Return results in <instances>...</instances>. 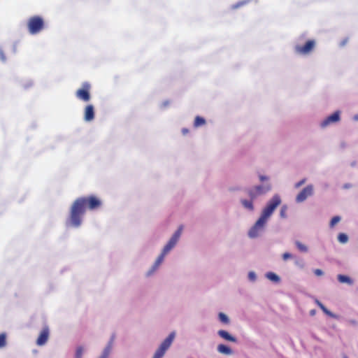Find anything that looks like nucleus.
<instances>
[{
    "mask_svg": "<svg viewBox=\"0 0 358 358\" xmlns=\"http://www.w3.org/2000/svg\"><path fill=\"white\" fill-rule=\"evenodd\" d=\"M102 201L94 195L80 196L72 203L65 224L67 228L79 229L83 222L86 209L94 210L101 207Z\"/></svg>",
    "mask_w": 358,
    "mask_h": 358,
    "instance_id": "nucleus-1",
    "label": "nucleus"
},
{
    "mask_svg": "<svg viewBox=\"0 0 358 358\" xmlns=\"http://www.w3.org/2000/svg\"><path fill=\"white\" fill-rule=\"evenodd\" d=\"M282 199L279 194H275L268 200L262 208L259 217L268 222L276 208L281 204Z\"/></svg>",
    "mask_w": 358,
    "mask_h": 358,
    "instance_id": "nucleus-2",
    "label": "nucleus"
},
{
    "mask_svg": "<svg viewBox=\"0 0 358 358\" xmlns=\"http://www.w3.org/2000/svg\"><path fill=\"white\" fill-rule=\"evenodd\" d=\"M272 189L271 182H265L255 185L246 189L248 197L252 199H257L259 197L266 194Z\"/></svg>",
    "mask_w": 358,
    "mask_h": 358,
    "instance_id": "nucleus-3",
    "label": "nucleus"
},
{
    "mask_svg": "<svg viewBox=\"0 0 358 358\" xmlns=\"http://www.w3.org/2000/svg\"><path fill=\"white\" fill-rule=\"evenodd\" d=\"M182 231L183 227L180 226L162 249V254H163L164 256H166L171 252L172 250H173V248L177 245L180 241Z\"/></svg>",
    "mask_w": 358,
    "mask_h": 358,
    "instance_id": "nucleus-4",
    "label": "nucleus"
},
{
    "mask_svg": "<svg viewBox=\"0 0 358 358\" xmlns=\"http://www.w3.org/2000/svg\"><path fill=\"white\" fill-rule=\"evenodd\" d=\"M267 223L268 222L259 217L248 230V236L252 239L260 237L264 232Z\"/></svg>",
    "mask_w": 358,
    "mask_h": 358,
    "instance_id": "nucleus-5",
    "label": "nucleus"
},
{
    "mask_svg": "<svg viewBox=\"0 0 358 358\" xmlns=\"http://www.w3.org/2000/svg\"><path fill=\"white\" fill-rule=\"evenodd\" d=\"M43 20L39 16H34L29 18L27 22L29 32L32 35L38 34L43 29Z\"/></svg>",
    "mask_w": 358,
    "mask_h": 358,
    "instance_id": "nucleus-6",
    "label": "nucleus"
},
{
    "mask_svg": "<svg viewBox=\"0 0 358 358\" xmlns=\"http://www.w3.org/2000/svg\"><path fill=\"white\" fill-rule=\"evenodd\" d=\"M315 47V41L308 40L303 45H296L294 46V52L298 55L306 56L310 55L313 51Z\"/></svg>",
    "mask_w": 358,
    "mask_h": 358,
    "instance_id": "nucleus-7",
    "label": "nucleus"
},
{
    "mask_svg": "<svg viewBox=\"0 0 358 358\" xmlns=\"http://www.w3.org/2000/svg\"><path fill=\"white\" fill-rule=\"evenodd\" d=\"M341 112L340 110H336L331 115L325 117L320 122V128L324 129L339 122L341 120Z\"/></svg>",
    "mask_w": 358,
    "mask_h": 358,
    "instance_id": "nucleus-8",
    "label": "nucleus"
},
{
    "mask_svg": "<svg viewBox=\"0 0 358 358\" xmlns=\"http://www.w3.org/2000/svg\"><path fill=\"white\" fill-rule=\"evenodd\" d=\"M90 84L89 83H83L82 87L78 89L76 92V96L84 102H87L90 100L91 96L90 94Z\"/></svg>",
    "mask_w": 358,
    "mask_h": 358,
    "instance_id": "nucleus-9",
    "label": "nucleus"
},
{
    "mask_svg": "<svg viewBox=\"0 0 358 358\" xmlns=\"http://www.w3.org/2000/svg\"><path fill=\"white\" fill-rule=\"evenodd\" d=\"M165 257L166 256H164L163 254L160 252V254L157 256L154 263L146 271L145 276L148 278L152 276L159 270V268L163 264Z\"/></svg>",
    "mask_w": 358,
    "mask_h": 358,
    "instance_id": "nucleus-10",
    "label": "nucleus"
},
{
    "mask_svg": "<svg viewBox=\"0 0 358 358\" xmlns=\"http://www.w3.org/2000/svg\"><path fill=\"white\" fill-rule=\"evenodd\" d=\"M314 194L313 185H308L296 196V202L302 203Z\"/></svg>",
    "mask_w": 358,
    "mask_h": 358,
    "instance_id": "nucleus-11",
    "label": "nucleus"
},
{
    "mask_svg": "<svg viewBox=\"0 0 358 358\" xmlns=\"http://www.w3.org/2000/svg\"><path fill=\"white\" fill-rule=\"evenodd\" d=\"M175 338L176 332H171L168 336L161 343V344L159 345V348L166 352L167 350L171 348Z\"/></svg>",
    "mask_w": 358,
    "mask_h": 358,
    "instance_id": "nucleus-12",
    "label": "nucleus"
},
{
    "mask_svg": "<svg viewBox=\"0 0 358 358\" xmlns=\"http://www.w3.org/2000/svg\"><path fill=\"white\" fill-rule=\"evenodd\" d=\"M95 117L94 108L92 104L85 106L84 109L83 119L87 122H90L94 120Z\"/></svg>",
    "mask_w": 358,
    "mask_h": 358,
    "instance_id": "nucleus-13",
    "label": "nucleus"
},
{
    "mask_svg": "<svg viewBox=\"0 0 358 358\" xmlns=\"http://www.w3.org/2000/svg\"><path fill=\"white\" fill-rule=\"evenodd\" d=\"M49 338V330L48 328H44L40 333L37 340L36 345L38 346L44 345Z\"/></svg>",
    "mask_w": 358,
    "mask_h": 358,
    "instance_id": "nucleus-14",
    "label": "nucleus"
},
{
    "mask_svg": "<svg viewBox=\"0 0 358 358\" xmlns=\"http://www.w3.org/2000/svg\"><path fill=\"white\" fill-rule=\"evenodd\" d=\"M255 199H252L248 197V199H241L240 203L243 208L250 212H252L255 210L254 201Z\"/></svg>",
    "mask_w": 358,
    "mask_h": 358,
    "instance_id": "nucleus-15",
    "label": "nucleus"
},
{
    "mask_svg": "<svg viewBox=\"0 0 358 358\" xmlns=\"http://www.w3.org/2000/svg\"><path fill=\"white\" fill-rule=\"evenodd\" d=\"M217 335L227 341H229V342H232V343H236L237 342V339L236 337L233 336L232 335H231L226 330H223V329H220L217 331Z\"/></svg>",
    "mask_w": 358,
    "mask_h": 358,
    "instance_id": "nucleus-16",
    "label": "nucleus"
},
{
    "mask_svg": "<svg viewBox=\"0 0 358 358\" xmlns=\"http://www.w3.org/2000/svg\"><path fill=\"white\" fill-rule=\"evenodd\" d=\"M113 338L114 337L113 336L110 341L108 343V344L106 345V346L103 348L101 354V357H103V358H108L109 356H110V354L111 352V350H112V348H113Z\"/></svg>",
    "mask_w": 358,
    "mask_h": 358,
    "instance_id": "nucleus-17",
    "label": "nucleus"
},
{
    "mask_svg": "<svg viewBox=\"0 0 358 358\" xmlns=\"http://www.w3.org/2000/svg\"><path fill=\"white\" fill-rule=\"evenodd\" d=\"M217 350L219 353L225 355H231L233 354V350L231 348L224 344L218 345L217 347Z\"/></svg>",
    "mask_w": 358,
    "mask_h": 358,
    "instance_id": "nucleus-18",
    "label": "nucleus"
},
{
    "mask_svg": "<svg viewBox=\"0 0 358 358\" xmlns=\"http://www.w3.org/2000/svg\"><path fill=\"white\" fill-rule=\"evenodd\" d=\"M337 280L340 283L347 284L350 286L354 284V280L348 275L339 274L337 275Z\"/></svg>",
    "mask_w": 358,
    "mask_h": 358,
    "instance_id": "nucleus-19",
    "label": "nucleus"
},
{
    "mask_svg": "<svg viewBox=\"0 0 358 358\" xmlns=\"http://www.w3.org/2000/svg\"><path fill=\"white\" fill-rule=\"evenodd\" d=\"M265 276L266 278L273 282H279L280 281V278L275 273L273 272H267L266 274H265Z\"/></svg>",
    "mask_w": 358,
    "mask_h": 358,
    "instance_id": "nucleus-20",
    "label": "nucleus"
},
{
    "mask_svg": "<svg viewBox=\"0 0 358 358\" xmlns=\"http://www.w3.org/2000/svg\"><path fill=\"white\" fill-rule=\"evenodd\" d=\"M217 317L219 321L225 325H228L230 324V319L229 317L224 313H219L217 315Z\"/></svg>",
    "mask_w": 358,
    "mask_h": 358,
    "instance_id": "nucleus-21",
    "label": "nucleus"
},
{
    "mask_svg": "<svg viewBox=\"0 0 358 358\" xmlns=\"http://www.w3.org/2000/svg\"><path fill=\"white\" fill-rule=\"evenodd\" d=\"M86 349L83 345H79L76 348L74 358H83Z\"/></svg>",
    "mask_w": 358,
    "mask_h": 358,
    "instance_id": "nucleus-22",
    "label": "nucleus"
},
{
    "mask_svg": "<svg viewBox=\"0 0 358 358\" xmlns=\"http://www.w3.org/2000/svg\"><path fill=\"white\" fill-rule=\"evenodd\" d=\"M294 264L297 268H299L300 269H303L305 268L306 263L303 259L295 257L294 258Z\"/></svg>",
    "mask_w": 358,
    "mask_h": 358,
    "instance_id": "nucleus-23",
    "label": "nucleus"
},
{
    "mask_svg": "<svg viewBox=\"0 0 358 358\" xmlns=\"http://www.w3.org/2000/svg\"><path fill=\"white\" fill-rule=\"evenodd\" d=\"M341 220V217L339 215H336L333 217L329 222V227L333 229L338 222Z\"/></svg>",
    "mask_w": 358,
    "mask_h": 358,
    "instance_id": "nucleus-24",
    "label": "nucleus"
},
{
    "mask_svg": "<svg viewBox=\"0 0 358 358\" xmlns=\"http://www.w3.org/2000/svg\"><path fill=\"white\" fill-rule=\"evenodd\" d=\"M243 189V187L238 185H231L228 188V191L231 193H236L242 192Z\"/></svg>",
    "mask_w": 358,
    "mask_h": 358,
    "instance_id": "nucleus-25",
    "label": "nucleus"
},
{
    "mask_svg": "<svg viewBox=\"0 0 358 358\" xmlns=\"http://www.w3.org/2000/svg\"><path fill=\"white\" fill-rule=\"evenodd\" d=\"M205 123H206V120L203 117L197 116L195 117L194 125L195 127H199L204 125Z\"/></svg>",
    "mask_w": 358,
    "mask_h": 358,
    "instance_id": "nucleus-26",
    "label": "nucleus"
},
{
    "mask_svg": "<svg viewBox=\"0 0 358 358\" xmlns=\"http://www.w3.org/2000/svg\"><path fill=\"white\" fill-rule=\"evenodd\" d=\"M295 245L299 251L302 252H307L308 251V248L305 244L301 243L300 241H296Z\"/></svg>",
    "mask_w": 358,
    "mask_h": 358,
    "instance_id": "nucleus-27",
    "label": "nucleus"
},
{
    "mask_svg": "<svg viewBox=\"0 0 358 358\" xmlns=\"http://www.w3.org/2000/svg\"><path fill=\"white\" fill-rule=\"evenodd\" d=\"M166 354V352L159 348V347L155 350L152 357L153 358H162Z\"/></svg>",
    "mask_w": 358,
    "mask_h": 358,
    "instance_id": "nucleus-28",
    "label": "nucleus"
},
{
    "mask_svg": "<svg viewBox=\"0 0 358 358\" xmlns=\"http://www.w3.org/2000/svg\"><path fill=\"white\" fill-rule=\"evenodd\" d=\"M338 241L341 243L345 244V243H346L348 241V236L347 234H345L344 233H340L338 235Z\"/></svg>",
    "mask_w": 358,
    "mask_h": 358,
    "instance_id": "nucleus-29",
    "label": "nucleus"
},
{
    "mask_svg": "<svg viewBox=\"0 0 358 358\" xmlns=\"http://www.w3.org/2000/svg\"><path fill=\"white\" fill-rule=\"evenodd\" d=\"M248 279L251 282H255L257 280V273L252 271H249L248 273Z\"/></svg>",
    "mask_w": 358,
    "mask_h": 358,
    "instance_id": "nucleus-30",
    "label": "nucleus"
},
{
    "mask_svg": "<svg viewBox=\"0 0 358 358\" xmlns=\"http://www.w3.org/2000/svg\"><path fill=\"white\" fill-rule=\"evenodd\" d=\"M6 345V335L5 333L0 334V349Z\"/></svg>",
    "mask_w": 358,
    "mask_h": 358,
    "instance_id": "nucleus-31",
    "label": "nucleus"
},
{
    "mask_svg": "<svg viewBox=\"0 0 358 358\" xmlns=\"http://www.w3.org/2000/svg\"><path fill=\"white\" fill-rule=\"evenodd\" d=\"M287 205H283L282 206H281L280 210V217L281 218H287Z\"/></svg>",
    "mask_w": 358,
    "mask_h": 358,
    "instance_id": "nucleus-32",
    "label": "nucleus"
},
{
    "mask_svg": "<svg viewBox=\"0 0 358 358\" xmlns=\"http://www.w3.org/2000/svg\"><path fill=\"white\" fill-rule=\"evenodd\" d=\"M258 178L259 181L262 183L270 182V178L266 175L259 174Z\"/></svg>",
    "mask_w": 358,
    "mask_h": 358,
    "instance_id": "nucleus-33",
    "label": "nucleus"
},
{
    "mask_svg": "<svg viewBox=\"0 0 358 358\" xmlns=\"http://www.w3.org/2000/svg\"><path fill=\"white\" fill-rule=\"evenodd\" d=\"M323 312L327 315L328 316L332 317V318H334V319H338V316L337 315H336L335 313L331 312L330 310H329L327 308H324V310H323Z\"/></svg>",
    "mask_w": 358,
    "mask_h": 358,
    "instance_id": "nucleus-34",
    "label": "nucleus"
},
{
    "mask_svg": "<svg viewBox=\"0 0 358 358\" xmlns=\"http://www.w3.org/2000/svg\"><path fill=\"white\" fill-rule=\"evenodd\" d=\"M248 0L247 1L244 0V1H239L237 3L232 5L231 7H232L233 9L238 8H239V7L246 4L248 3Z\"/></svg>",
    "mask_w": 358,
    "mask_h": 358,
    "instance_id": "nucleus-35",
    "label": "nucleus"
},
{
    "mask_svg": "<svg viewBox=\"0 0 358 358\" xmlns=\"http://www.w3.org/2000/svg\"><path fill=\"white\" fill-rule=\"evenodd\" d=\"M282 259L284 261H287L289 259H294L295 257H294L291 253L289 252H285L284 254H282Z\"/></svg>",
    "mask_w": 358,
    "mask_h": 358,
    "instance_id": "nucleus-36",
    "label": "nucleus"
},
{
    "mask_svg": "<svg viewBox=\"0 0 358 358\" xmlns=\"http://www.w3.org/2000/svg\"><path fill=\"white\" fill-rule=\"evenodd\" d=\"M0 60L3 63H5L6 62V57L1 47H0Z\"/></svg>",
    "mask_w": 358,
    "mask_h": 358,
    "instance_id": "nucleus-37",
    "label": "nucleus"
},
{
    "mask_svg": "<svg viewBox=\"0 0 358 358\" xmlns=\"http://www.w3.org/2000/svg\"><path fill=\"white\" fill-rule=\"evenodd\" d=\"M306 181V178H303V179L301 180L300 181H299L298 182H296V183L295 184V185H294V186H295V187H296V188H299V187H300L301 185H303V184H305Z\"/></svg>",
    "mask_w": 358,
    "mask_h": 358,
    "instance_id": "nucleus-38",
    "label": "nucleus"
},
{
    "mask_svg": "<svg viewBox=\"0 0 358 358\" xmlns=\"http://www.w3.org/2000/svg\"><path fill=\"white\" fill-rule=\"evenodd\" d=\"M313 272L317 276H322L324 274L323 271L319 268L315 269Z\"/></svg>",
    "mask_w": 358,
    "mask_h": 358,
    "instance_id": "nucleus-39",
    "label": "nucleus"
},
{
    "mask_svg": "<svg viewBox=\"0 0 358 358\" xmlns=\"http://www.w3.org/2000/svg\"><path fill=\"white\" fill-rule=\"evenodd\" d=\"M315 302L322 309V311L326 308L318 299H315Z\"/></svg>",
    "mask_w": 358,
    "mask_h": 358,
    "instance_id": "nucleus-40",
    "label": "nucleus"
},
{
    "mask_svg": "<svg viewBox=\"0 0 358 358\" xmlns=\"http://www.w3.org/2000/svg\"><path fill=\"white\" fill-rule=\"evenodd\" d=\"M348 323L352 326H357L358 325V322L356 320H354V319H352V320H348Z\"/></svg>",
    "mask_w": 358,
    "mask_h": 358,
    "instance_id": "nucleus-41",
    "label": "nucleus"
},
{
    "mask_svg": "<svg viewBox=\"0 0 358 358\" xmlns=\"http://www.w3.org/2000/svg\"><path fill=\"white\" fill-rule=\"evenodd\" d=\"M182 133L183 135H186L187 134L189 133V129H187V128H183L182 129Z\"/></svg>",
    "mask_w": 358,
    "mask_h": 358,
    "instance_id": "nucleus-42",
    "label": "nucleus"
},
{
    "mask_svg": "<svg viewBox=\"0 0 358 358\" xmlns=\"http://www.w3.org/2000/svg\"><path fill=\"white\" fill-rule=\"evenodd\" d=\"M352 119L355 122H358V113L355 114L353 117H352Z\"/></svg>",
    "mask_w": 358,
    "mask_h": 358,
    "instance_id": "nucleus-43",
    "label": "nucleus"
},
{
    "mask_svg": "<svg viewBox=\"0 0 358 358\" xmlns=\"http://www.w3.org/2000/svg\"><path fill=\"white\" fill-rule=\"evenodd\" d=\"M169 104V102L168 101H166L163 102V103H162L164 107L167 106Z\"/></svg>",
    "mask_w": 358,
    "mask_h": 358,
    "instance_id": "nucleus-44",
    "label": "nucleus"
},
{
    "mask_svg": "<svg viewBox=\"0 0 358 358\" xmlns=\"http://www.w3.org/2000/svg\"><path fill=\"white\" fill-rule=\"evenodd\" d=\"M315 313H316L315 310H311L310 311V315H315Z\"/></svg>",
    "mask_w": 358,
    "mask_h": 358,
    "instance_id": "nucleus-45",
    "label": "nucleus"
},
{
    "mask_svg": "<svg viewBox=\"0 0 358 358\" xmlns=\"http://www.w3.org/2000/svg\"><path fill=\"white\" fill-rule=\"evenodd\" d=\"M346 41H343L341 44V45H344L345 44Z\"/></svg>",
    "mask_w": 358,
    "mask_h": 358,
    "instance_id": "nucleus-46",
    "label": "nucleus"
},
{
    "mask_svg": "<svg viewBox=\"0 0 358 358\" xmlns=\"http://www.w3.org/2000/svg\"><path fill=\"white\" fill-rule=\"evenodd\" d=\"M343 358H348L346 355H344Z\"/></svg>",
    "mask_w": 358,
    "mask_h": 358,
    "instance_id": "nucleus-47",
    "label": "nucleus"
},
{
    "mask_svg": "<svg viewBox=\"0 0 358 358\" xmlns=\"http://www.w3.org/2000/svg\"><path fill=\"white\" fill-rule=\"evenodd\" d=\"M153 358V357H152Z\"/></svg>",
    "mask_w": 358,
    "mask_h": 358,
    "instance_id": "nucleus-48",
    "label": "nucleus"
}]
</instances>
